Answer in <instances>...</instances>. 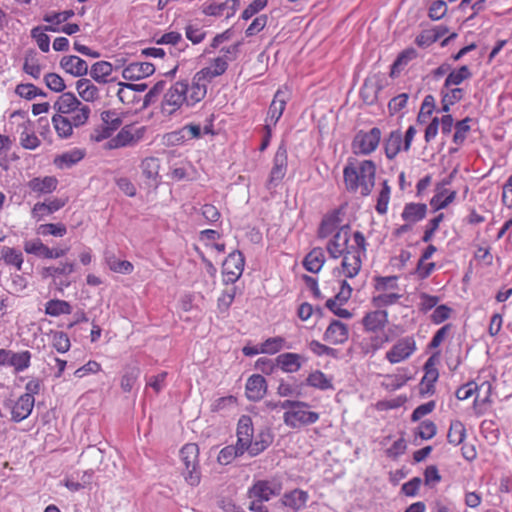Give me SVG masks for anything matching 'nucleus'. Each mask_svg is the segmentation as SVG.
Segmentation results:
<instances>
[{
	"instance_id": "48",
	"label": "nucleus",
	"mask_w": 512,
	"mask_h": 512,
	"mask_svg": "<svg viewBox=\"0 0 512 512\" xmlns=\"http://www.w3.org/2000/svg\"><path fill=\"white\" fill-rule=\"evenodd\" d=\"M1 259L5 264L15 266L18 270H21L23 255L20 250L5 246L1 250Z\"/></svg>"
},
{
	"instance_id": "56",
	"label": "nucleus",
	"mask_w": 512,
	"mask_h": 512,
	"mask_svg": "<svg viewBox=\"0 0 512 512\" xmlns=\"http://www.w3.org/2000/svg\"><path fill=\"white\" fill-rule=\"evenodd\" d=\"M401 298L400 294L397 293H383L379 294L377 296H374L372 298V304L374 307L378 308H384L391 305H394L398 302V300Z\"/></svg>"
},
{
	"instance_id": "17",
	"label": "nucleus",
	"mask_w": 512,
	"mask_h": 512,
	"mask_svg": "<svg viewBox=\"0 0 512 512\" xmlns=\"http://www.w3.org/2000/svg\"><path fill=\"white\" fill-rule=\"evenodd\" d=\"M155 66L149 62H133L127 65L122 71V77L128 81H137L152 75Z\"/></svg>"
},
{
	"instance_id": "30",
	"label": "nucleus",
	"mask_w": 512,
	"mask_h": 512,
	"mask_svg": "<svg viewBox=\"0 0 512 512\" xmlns=\"http://www.w3.org/2000/svg\"><path fill=\"white\" fill-rule=\"evenodd\" d=\"M418 56L416 49L410 47L400 52L391 66V77H396L400 72Z\"/></svg>"
},
{
	"instance_id": "35",
	"label": "nucleus",
	"mask_w": 512,
	"mask_h": 512,
	"mask_svg": "<svg viewBox=\"0 0 512 512\" xmlns=\"http://www.w3.org/2000/svg\"><path fill=\"white\" fill-rule=\"evenodd\" d=\"M431 362L432 358H429L424 366L425 375L420 383L421 393L429 394L434 392V383L437 381L439 374L437 369L430 367Z\"/></svg>"
},
{
	"instance_id": "27",
	"label": "nucleus",
	"mask_w": 512,
	"mask_h": 512,
	"mask_svg": "<svg viewBox=\"0 0 512 512\" xmlns=\"http://www.w3.org/2000/svg\"><path fill=\"white\" fill-rule=\"evenodd\" d=\"M31 191L38 194H49L56 190L58 180L53 176H45L43 178L35 177L28 182Z\"/></svg>"
},
{
	"instance_id": "14",
	"label": "nucleus",
	"mask_w": 512,
	"mask_h": 512,
	"mask_svg": "<svg viewBox=\"0 0 512 512\" xmlns=\"http://www.w3.org/2000/svg\"><path fill=\"white\" fill-rule=\"evenodd\" d=\"M416 350V342L413 337H405L400 339L386 353L387 360L392 363H399L410 357Z\"/></svg>"
},
{
	"instance_id": "37",
	"label": "nucleus",
	"mask_w": 512,
	"mask_h": 512,
	"mask_svg": "<svg viewBox=\"0 0 512 512\" xmlns=\"http://www.w3.org/2000/svg\"><path fill=\"white\" fill-rule=\"evenodd\" d=\"M52 124L57 135L62 139H67L73 134L74 126L71 124L69 117L55 114L52 117Z\"/></svg>"
},
{
	"instance_id": "34",
	"label": "nucleus",
	"mask_w": 512,
	"mask_h": 512,
	"mask_svg": "<svg viewBox=\"0 0 512 512\" xmlns=\"http://www.w3.org/2000/svg\"><path fill=\"white\" fill-rule=\"evenodd\" d=\"M277 367L287 373L296 372L300 369V356L295 353H283L275 359Z\"/></svg>"
},
{
	"instance_id": "3",
	"label": "nucleus",
	"mask_w": 512,
	"mask_h": 512,
	"mask_svg": "<svg viewBox=\"0 0 512 512\" xmlns=\"http://www.w3.org/2000/svg\"><path fill=\"white\" fill-rule=\"evenodd\" d=\"M375 174L376 166L371 160L358 162L349 159L343 170L347 190L350 192L360 190L363 196H367L371 193L375 184Z\"/></svg>"
},
{
	"instance_id": "24",
	"label": "nucleus",
	"mask_w": 512,
	"mask_h": 512,
	"mask_svg": "<svg viewBox=\"0 0 512 512\" xmlns=\"http://www.w3.org/2000/svg\"><path fill=\"white\" fill-rule=\"evenodd\" d=\"M483 388H486V395L482 402H490L492 386L488 381H484L480 386H478L473 381L468 382L457 389L455 396L458 400H466L470 398L477 390H481Z\"/></svg>"
},
{
	"instance_id": "62",
	"label": "nucleus",
	"mask_w": 512,
	"mask_h": 512,
	"mask_svg": "<svg viewBox=\"0 0 512 512\" xmlns=\"http://www.w3.org/2000/svg\"><path fill=\"white\" fill-rule=\"evenodd\" d=\"M285 340L282 337H272L264 341L260 346L261 353L275 354L284 346Z\"/></svg>"
},
{
	"instance_id": "18",
	"label": "nucleus",
	"mask_w": 512,
	"mask_h": 512,
	"mask_svg": "<svg viewBox=\"0 0 512 512\" xmlns=\"http://www.w3.org/2000/svg\"><path fill=\"white\" fill-rule=\"evenodd\" d=\"M308 499L309 495L306 491L302 489H293L285 492L282 495L280 502L284 507L292 511H299L306 505Z\"/></svg>"
},
{
	"instance_id": "5",
	"label": "nucleus",
	"mask_w": 512,
	"mask_h": 512,
	"mask_svg": "<svg viewBox=\"0 0 512 512\" xmlns=\"http://www.w3.org/2000/svg\"><path fill=\"white\" fill-rule=\"evenodd\" d=\"M281 405L285 410L283 421L291 428L314 423L319 418L318 414L310 411L309 406L304 402L285 400Z\"/></svg>"
},
{
	"instance_id": "12",
	"label": "nucleus",
	"mask_w": 512,
	"mask_h": 512,
	"mask_svg": "<svg viewBox=\"0 0 512 512\" xmlns=\"http://www.w3.org/2000/svg\"><path fill=\"white\" fill-rule=\"evenodd\" d=\"M349 239L350 227L348 225L341 226L326 244V250L330 257L337 259L350 250L348 248Z\"/></svg>"
},
{
	"instance_id": "42",
	"label": "nucleus",
	"mask_w": 512,
	"mask_h": 512,
	"mask_svg": "<svg viewBox=\"0 0 512 512\" xmlns=\"http://www.w3.org/2000/svg\"><path fill=\"white\" fill-rule=\"evenodd\" d=\"M239 3V0H226L220 4H210L204 8L203 12L208 16H221L225 9H231L232 12L227 15V17H230L234 15Z\"/></svg>"
},
{
	"instance_id": "46",
	"label": "nucleus",
	"mask_w": 512,
	"mask_h": 512,
	"mask_svg": "<svg viewBox=\"0 0 512 512\" xmlns=\"http://www.w3.org/2000/svg\"><path fill=\"white\" fill-rule=\"evenodd\" d=\"M106 263L110 270L120 274H130L133 272L134 266L127 260H120L114 254H106Z\"/></svg>"
},
{
	"instance_id": "52",
	"label": "nucleus",
	"mask_w": 512,
	"mask_h": 512,
	"mask_svg": "<svg viewBox=\"0 0 512 512\" xmlns=\"http://www.w3.org/2000/svg\"><path fill=\"white\" fill-rule=\"evenodd\" d=\"M236 295V287L226 289L222 292L221 296L217 300V308L219 313L223 316L228 314V310L232 305Z\"/></svg>"
},
{
	"instance_id": "29",
	"label": "nucleus",
	"mask_w": 512,
	"mask_h": 512,
	"mask_svg": "<svg viewBox=\"0 0 512 512\" xmlns=\"http://www.w3.org/2000/svg\"><path fill=\"white\" fill-rule=\"evenodd\" d=\"M46 32H59L54 26H37L31 30V37L36 41L39 49L47 53L50 50V38Z\"/></svg>"
},
{
	"instance_id": "61",
	"label": "nucleus",
	"mask_w": 512,
	"mask_h": 512,
	"mask_svg": "<svg viewBox=\"0 0 512 512\" xmlns=\"http://www.w3.org/2000/svg\"><path fill=\"white\" fill-rule=\"evenodd\" d=\"M158 44H168L172 46H178L179 51H183L187 44L183 41L182 35L179 32L171 31L165 33L157 41Z\"/></svg>"
},
{
	"instance_id": "45",
	"label": "nucleus",
	"mask_w": 512,
	"mask_h": 512,
	"mask_svg": "<svg viewBox=\"0 0 512 512\" xmlns=\"http://www.w3.org/2000/svg\"><path fill=\"white\" fill-rule=\"evenodd\" d=\"M466 437V428L460 420H453L450 423L447 439L455 446L461 444Z\"/></svg>"
},
{
	"instance_id": "63",
	"label": "nucleus",
	"mask_w": 512,
	"mask_h": 512,
	"mask_svg": "<svg viewBox=\"0 0 512 512\" xmlns=\"http://www.w3.org/2000/svg\"><path fill=\"white\" fill-rule=\"evenodd\" d=\"M436 432L435 423L431 420H424L418 425L416 435L423 440H429L436 435Z\"/></svg>"
},
{
	"instance_id": "49",
	"label": "nucleus",
	"mask_w": 512,
	"mask_h": 512,
	"mask_svg": "<svg viewBox=\"0 0 512 512\" xmlns=\"http://www.w3.org/2000/svg\"><path fill=\"white\" fill-rule=\"evenodd\" d=\"M49 247L40 239L27 240L24 242V250L28 254L35 255L39 258L48 259Z\"/></svg>"
},
{
	"instance_id": "16",
	"label": "nucleus",
	"mask_w": 512,
	"mask_h": 512,
	"mask_svg": "<svg viewBox=\"0 0 512 512\" xmlns=\"http://www.w3.org/2000/svg\"><path fill=\"white\" fill-rule=\"evenodd\" d=\"M228 62L225 57H217L213 59L209 66L202 68L194 76V81L201 83V81H212L214 78L224 74L228 68Z\"/></svg>"
},
{
	"instance_id": "20",
	"label": "nucleus",
	"mask_w": 512,
	"mask_h": 512,
	"mask_svg": "<svg viewBox=\"0 0 512 512\" xmlns=\"http://www.w3.org/2000/svg\"><path fill=\"white\" fill-rule=\"evenodd\" d=\"M267 384L263 376L259 374L252 375L246 383V396L249 400L258 401L266 393Z\"/></svg>"
},
{
	"instance_id": "10",
	"label": "nucleus",
	"mask_w": 512,
	"mask_h": 512,
	"mask_svg": "<svg viewBox=\"0 0 512 512\" xmlns=\"http://www.w3.org/2000/svg\"><path fill=\"white\" fill-rule=\"evenodd\" d=\"M244 265L245 258L242 252H231L223 262V283L234 284L241 277Z\"/></svg>"
},
{
	"instance_id": "13",
	"label": "nucleus",
	"mask_w": 512,
	"mask_h": 512,
	"mask_svg": "<svg viewBox=\"0 0 512 512\" xmlns=\"http://www.w3.org/2000/svg\"><path fill=\"white\" fill-rule=\"evenodd\" d=\"M34 404L35 399L20 395L16 400L7 401L5 406L10 410L11 420L19 423L31 415Z\"/></svg>"
},
{
	"instance_id": "51",
	"label": "nucleus",
	"mask_w": 512,
	"mask_h": 512,
	"mask_svg": "<svg viewBox=\"0 0 512 512\" xmlns=\"http://www.w3.org/2000/svg\"><path fill=\"white\" fill-rule=\"evenodd\" d=\"M160 160L156 157H147L141 163L143 175L148 179L156 180L159 176Z\"/></svg>"
},
{
	"instance_id": "28",
	"label": "nucleus",
	"mask_w": 512,
	"mask_h": 512,
	"mask_svg": "<svg viewBox=\"0 0 512 512\" xmlns=\"http://www.w3.org/2000/svg\"><path fill=\"white\" fill-rule=\"evenodd\" d=\"M82 103L78 100L72 92L62 93L57 101L54 103V109L57 111V114L65 115L70 112H73V109H76Z\"/></svg>"
},
{
	"instance_id": "15",
	"label": "nucleus",
	"mask_w": 512,
	"mask_h": 512,
	"mask_svg": "<svg viewBox=\"0 0 512 512\" xmlns=\"http://www.w3.org/2000/svg\"><path fill=\"white\" fill-rule=\"evenodd\" d=\"M289 96L287 89L277 90L268 109L266 124H271L272 128L277 124L285 110Z\"/></svg>"
},
{
	"instance_id": "11",
	"label": "nucleus",
	"mask_w": 512,
	"mask_h": 512,
	"mask_svg": "<svg viewBox=\"0 0 512 512\" xmlns=\"http://www.w3.org/2000/svg\"><path fill=\"white\" fill-rule=\"evenodd\" d=\"M74 270L75 263L72 261H65L60 262L58 265L44 267L42 270V276L44 278H52L54 283L62 289L63 287L70 286L71 283L66 279V277L72 274Z\"/></svg>"
},
{
	"instance_id": "58",
	"label": "nucleus",
	"mask_w": 512,
	"mask_h": 512,
	"mask_svg": "<svg viewBox=\"0 0 512 512\" xmlns=\"http://www.w3.org/2000/svg\"><path fill=\"white\" fill-rule=\"evenodd\" d=\"M236 404H237V399H236V397H234L232 395L220 397V398L216 399L211 404V411L212 412L229 411V410L235 408Z\"/></svg>"
},
{
	"instance_id": "57",
	"label": "nucleus",
	"mask_w": 512,
	"mask_h": 512,
	"mask_svg": "<svg viewBox=\"0 0 512 512\" xmlns=\"http://www.w3.org/2000/svg\"><path fill=\"white\" fill-rule=\"evenodd\" d=\"M101 120L115 132L122 125V114L116 110H106L101 113Z\"/></svg>"
},
{
	"instance_id": "4",
	"label": "nucleus",
	"mask_w": 512,
	"mask_h": 512,
	"mask_svg": "<svg viewBox=\"0 0 512 512\" xmlns=\"http://www.w3.org/2000/svg\"><path fill=\"white\" fill-rule=\"evenodd\" d=\"M354 245L344 255L341 263L342 272L346 278L355 277L362 266V257L366 255V240L362 232L353 234Z\"/></svg>"
},
{
	"instance_id": "25",
	"label": "nucleus",
	"mask_w": 512,
	"mask_h": 512,
	"mask_svg": "<svg viewBox=\"0 0 512 512\" xmlns=\"http://www.w3.org/2000/svg\"><path fill=\"white\" fill-rule=\"evenodd\" d=\"M388 322V312L386 310H375L367 313L362 324L367 331L375 332L385 327Z\"/></svg>"
},
{
	"instance_id": "7",
	"label": "nucleus",
	"mask_w": 512,
	"mask_h": 512,
	"mask_svg": "<svg viewBox=\"0 0 512 512\" xmlns=\"http://www.w3.org/2000/svg\"><path fill=\"white\" fill-rule=\"evenodd\" d=\"M282 482L277 478L258 480L248 490V497L252 500L267 502L281 494Z\"/></svg>"
},
{
	"instance_id": "22",
	"label": "nucleus",
	"mask_w": 512,
	"mask_h": 512,
	"mask_svg": "<svg viewBox=\"0 0 512 512\" xmlns=\"http://www.w3.org/2000/svg\"><path fill=\"white\" fill-rule=\"evenodd\" d=\"M324 338L332 344H340L348 338L347 326L339 320H332L327 327Z\"/></svg>"
},
{
	"instance_id": "21",
	"label": "nucleus",
	"mask_w": 512,
	"mask_h": 512,
	"mask_svg": "<svg viewBox=\"0 0 512 512\" xmlns=\"http://www.w3.org/2000/svg\"><path fill=\"white\" fill-rule=\"evenodd\" d=\"M20 136L19 141L23 148L28 150H35L41 144L40 139L34 132V127L31 121L26 120L19 125Z\"/></svg>"
},
{
	"instance_id": "1",
	"label": "nucleus",
	"mask_w": 512,
	"mask_h": 512,
	"mask_svg": "<svg viewBox=\"0 0 512 512\" xmlns=\"http://www.w3.org/2000/svg\"><path fill=\"white\" fill-rule=\"evenodd\" d=\"M236 436L235 445H227L220 450L217 456L220 465H228L245 453L250 457L258 456L273 442V435L268 428H262L254 434L252 419L247 415H242L238 420Z\"/></svg>"
},
{
	"instance_id": "2",
	"label": "nucleus",
	"mask_w": 512,
	"mask_h": 512,
	"mask_svg": "<svg viewBox=\"0 0 512 512\" xmlns=\"http://www.w3.org/2000/svg\"><path fill=\"white\" fill-rule=\"evenodd\" d=\"M207 89L204 83L187 81H178L174 83L165 93L162 101V110L168 115H172L183 105L192 107L200 102L206 95Z\"/></svg>"
},
{
	"instance_id": "8",
	"label": "nucleus",
	"mask_w": 512,
	"mask_h": 512,
	"mask_svg": "<svg viewBox=\"0 0 512 512\" xmlns=\"http://www.w3.org/2000/svg\"><path fill=\"white\" fill-rule=\"evenodd\" d=\"M381 140V130L373 127L367 132L359 131L352 143L355 154L369 155L376 150Z\"/></svg>"
},
{
	"instance_id": "36",
	"label": "nucleus",
	"mask_w": 512,
	"mask_h": 512,
	"mask_svg": "<svg viewBox=\"0 0 512 512\" xmlns=\"http://www.w3.org/2000/svg\"><path fill=\"white\" fill-rule=\"evenodd\" d=\"M472 77V73L468 66L463 65L458 69L452 70L445 79L444 88L449 89L451 86H458L462 82Z\"/></svg>"
},
{
	"instance_id": "26",
	"label": "nucleus",
	"mask_w": 512,
	"mask_h": 512,
	"mask_svg": "<svg viewBox=\"0 0 512 512\" xmlns=\"http://www.w3.org/2000/svg\"><path fill=\"white\" fill-rule=\"evenodd\" d=\"M403 134L397 129L390 132L384 141L385 155L389 160L394 159L403 150Z\"/></svg>"
},
{
	"instance_id": "9",
	"label": "nucleus",
	"mask_w": 512,
	"mask_h": 512,
	"mask_svg": "<svg viewBox=\"0 0 512 512\" xmlns=\"http://www.w3.org/2000/svg\"><path fill=\"white\" fill-rule=\"evenodd\" d=\"M287 149L285 144L281 143L273 159V167L266 182V188L269 191L274 190L282 181L287 172Z\"/></svg>"
},
{
	"instance_id": "23",
	"label": "nucleus",
	"mask_w": 512,
	"mask_h": 512,
	"mask_svg": "<svg viewBox=\"0 0 512 512\" xmlns=\"http://www.w3.org/2000/svg\"><path fill=\"white\" fill-rule=\"evenodd\" d=\"M427 205L425 203H406L401 213L402 219L409 223L415 224L426 217Z\"/></svg>"
},
{
	"instance_id": "19",
	"label": "nucleus",
	"mask_w": 512,
	"mask_h": 512,
	"mask_svg": "<svg viewBox=\"0 0 512 512\" xmlns=\"http://www.w3.org/2000/svg\"><path fill=\"white\" fill-rule=\"evenodd\" d=\"M60 66L67 73L75 77L84 76L88 72L87 62L75 55L62 57V59L60 60Z\"/></svg>"
},
{
	"instance_id": "54",
	"label": "nucleus",
	"mask_w": 512,
	"mask_h": 512,
	"mask_svg": "<svg viewBox=\"0 0 512 512\" xmlns=\"http://www.w3.org/2000/svg\"><path fill=\"white\" fill-rule=\"evenodd\" d=\"M73 16H74V11L73 10H65V11H62V12H52V13L46 14L43 17V20L45 22L49 23L50 24L49 26H54L56 28H61L60 24L63 23V22H66L67 20H69Z\"/></svg>"
},
{
	"instance_id": "40",
	"label": "nucleus",
	"mask_w": 512,
	"mask_h": 512,
	"mask_svg": "<svg viewBox=\"0 0 512 512\" xmlns=\"http://www.w3.org/2000/svg\"><path fill=\"white\" fill-rule=\"evenodd\" d=\"M31 357V352L28 350L20 352L13 351L9 366L14 368L15 373L23 372L30 367Z\"/></svg>"
},
{
	"instance_id": "59",
	"label": "nucleus",
	"mask_w": 512,
	"mask_h": 512,
	"mask_svg": "<svg viewBox=\"0 0 512 512\" xmlns=\"http://www.w3.org/2000/svg\"><path fill=\"white\" fill-rule=\"evenodd\" d=\"M52 345L59 353H65L70 349V339L63 331H56L52 333Z\"/></svg>"
},
{
	"instance_id": "33",
	"label": "nucleus",
	"mask_w": 512,
	"mask_h": 512,
	"mask_svg": "<svg viewBox=\"0 0 512 512\" xmlns=\"http://www.w3.org/2000/svg\"><path fill=\"white\" fill-rule=\"evenodd\" d=\"M76 90L86 102H94L99 98V89L87 78L79 79L76 82Z\"/></svg>"
},
{
	"instance_id": "6",
	"label": "nucleus",
	"mask_w": 512,
	"mask_h": 512,
	"mask_svg": "<svg viewBox=\"0 0 512 512\" xmlns=\"http://www.w3.org/2000/svg\"><path fill=\"white\" fill-rule=\"evenodd\" d=\"M180 458L184 465L183 476L187 484L197 486L201 481L199 469V447L195 443L185 444L180 450Z\"/></svg>"
},
{
	"instance_id": "32",
	"label": "nucleus",
	"mask_w": 512,
	"mask_h": 512,
	"mask_svg": "<svg viewBox=\"0 0 512 512\" xmlns=\"http://www.w3.org/2000/svg\"><path fill=\"white\" fill-rule=\"evenodd\" d=\"M85 153L80 149L65 152L54 159V164L59 169H68L81 161Z\"/></svg>"
},
{
	"instance_id": "44",
	"label": "nucleus",
	"mask_w": 512,
	"mask_h": 512,
	"mask_svg": "<svg viewBox=\"0 0 512 512\" xmlns=\"http://www.w3.org/2000/svg\"><path fill=\"white\" fill-rule=\"evenodd\" d=\"M456 194V191L443 189L432 197L430 200V205L434 208L435 211L444 209L455 200Z\"/></svg>"
},
{
	"instance_id": "64",
	"label": "nucleus",
	"mask_w": 512,
	"mask_h": 512,
	"mask_svg": "<svg viewBox=\"0 0 512 512\" xmlns=\"http://www.w3.org/2000/svg\"><path fill=\"white\" fill-rule=\"evenodd\" d=\"M44 82L54 92H63L66 88L64 79L57 73H47L44 76Z\"/></svg>"
},
{
	"instance_id": "55",
	"label": "nucleus",
	"mask_w": 512,
	"mask_h": 512,
	"mask_svg": "<svg viewBox=\"0 0 512 512\" xmlns=\"http://www.w3.org/2000/svg\"><path fill=\"white\" fill-rule=\"evenodd\" d=\"M38 233L47 236L63 237L67 233V228L62 223L42 224L38 228Z\"/></svg>"
},
{
	"instance_id": "41",
	"label": "nucleus",
	"mask_w": 512,
	"mask_h": 512,
	"mask_svg": "<svg viewBox=\"0 0 512 512\" xmlns=\"http://www.w3.org/2000/svg\"><path fill=\"white\" fill-rule=\"evenodd\" d=\"M135 142L136 140L134 138L133 133L131 132L130 126H125L118 132V134L115 137L110 139L108 145L109 148L116 149L129 146Z\"/></svg>"
},
{
	"instance_id": "38",
	"label": "nucleus",
	"mask_w": 512,
	"mask_h": 512,
	"mask_svg": "<svg viewBox=\"0 0 512 512\" xmlns=\"http://www.w3.org/2000/svg\"><path fill=\"white\" fill-rule=\"evenodd\" d=\"M113 71L112 64L108 61H99L92 65L90 76L98 83H107L108 76Z\"/></svg>"
},
{
	"instance_id": "50",
	"label": "nucleus",
	"mask_w": 512,
	"mask_h": 512,
	"mask_svg": "<svg viewBox=\"0 0 512 512\" xmlns=\"http://www.w3.org/2000/svg\"><path fill=\"white\" fill-rule=\"evenodd\" d=\"M91 109L89 106L85 104H81L76 109H73V112L68 113L71 115L70 122L73 124L75 128L83 126L87 123L90 117Z\"/></svg>"
},
{
	"instance_id": "31",
	"label": "nucleus",
	"mask_w": 512,
	"mask_h": 512,
	"mask_svg": "<svg viewBox=\"0 0 512 512\" xmlns=\"http://www.w3.org/2000/svg\"><path fill=\"white\" fill-rule=\"evenodd\" d=\"M352 288L346 280L340 282L339 292L333 297L326 301V307L333 312L337 308L342 307L349 298L351 297Z\"/></svg>"
},
{
	"instance_id": "47",
	"label": "nucleus",
	"mask_w": 512,
	"mask_h": 512,
	"mask_svg": "<svg viewBox=\"0 0 512 512\" xmlns=\"http://www.w3.org/2000/svg\"><path fill=\"white\" fill-rule=\"evenodd\" d=\"M140 376V369L137 366H128L125 368L121 377L120 386L124 392H130Z\"/></svg>"
},
{
	"instance_id": "39",
	"label": "nucleus",
	"mask_w": 512,
	"mask_h": 512,
	"mask_svg": "<svg viewBox=\"0 0 512 512\" xmlns=\"http://www.w3.org/2000/svg\"><path fill=\"white\" fill-rule=\"evenodd\" d=\"M71 312L72 306L65 300L51 299L45 304V314L52 317L70 314Z\"/></svg>"
},
{
	"instance_id": "53",
	"label": "nucleus",
	"mask_w": 512,
	"mask_h": 512,
	"mask_svg": "<svg viewBox=\"0 0 512 512\" xmlns=\"http://www.w3.org/2000/svg\"><path fill=\"white\" fill-rule=\"evenodd\" d=\"M471 118L466 117L455 124V133L453 135V142L457 146H461L467 138V134L470 131Z\"/></svg>"
},
{
	"instance_id": "43",
	"label": "nucleus",
	"mask_w": 512,
	"mask_h": 512,
	"mask_svg": "<svg viewBox=\"0 0 512 512\" xmlns=\"http://www.w3.org/2000/svg\"><path fill=\"white\" fill-rule=\"evenodd\" d=\"M23 71L34 79L40 78L42 66L40 65L37 53L35 51L27 52L24 59Z\"/></svg>"
},
{
	"instance_id": "60",
	"label": "nucleus",
	"mask_w": 512,
	"mask_h": 512,
	"mask_svg": "<svg viewBox=\"0 0 512 512\" xmlns=\"http://www.w3.org/2000/svg\"><path fill=\"white\" fill-rule=\"evenodd\" d=\"M304 268L312 273L320 272V250L314 248L303 260Z\"/></svg>"
}]
</instances>
